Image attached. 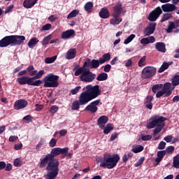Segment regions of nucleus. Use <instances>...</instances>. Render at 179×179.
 I'll use <instances>...</instances> for the list:
<instances>
[{"instance_id":"obj_1","label":"nucleus","mask_w":179,"mask_h":179,"mask_svg":"<svg viewBox=\"0 0 179 179\" xmlns=\"http://www.w3.org/2000/svg\"><path fill=\"white\" fill-rule=\"evenodd\" d=\"M52 157L48 154L41 159L40 167L41 169L46 167V170H48L45 179H55L59 172V169H58L59 167V162L53 159Z\"/></svg>"},{"instance_id":"obj_2","label":"nucleus","mask_w":179,"mask_h":179,"mask_svg":"<svg viewBox=\"0 0 179 179\" xmlns=\"http://www.w3.org/2000/svg\"><path fill=\"white\" fill-rule=\"evenodd\" d=\"M83 92L78 96V101L80 106H85L92 101L94 99L101 94V90L99 85H87L83 87Z\"/></svg>"},{"instance_id":"obj_3","label":"nucleus","mask_w":179,"mask_h":179,"mask_svg":"<svg viewBox=\"0 0 179 179\" xmlns=\"http://www.w3.org/2000/svg\"><path fill=\"white\" fill-rule=\"evenodd\" d=\"M118 162H120V155L117 154L105 153L103 157L96 159V162L100 163V167L109 169H114Z\"/></svg>"},{"instance_id":"obj_4","label":"nucleus","mask_w":179,"mask_h":179,"mask_svg":"<svg viewBox=\"0 0 179 179\" xmlns=\"http://www.w3.org/2000/svg\"><path fill=\"white\" fill-rule=\"evenodd\" d=\"M166 120L167 118L163 116L153 115L150 118L151 122L147 124V128H148V129H152L155 127H156L155 129H154L153 134L157 135V134L162 132V129L164 128L166 125L164 121H166Z\"/></svg>"},{"instance_id":"obj_5","label":"nucleus","mask_w":179,"mask_h":179,"mask_svg":"<svg viewBox=\"0 0 179 179\" xmlns=\"http://www.w3.org/2000/svg\"><path fill=\"white\" fill-rule=\"evenodd\" d=\"M45 73L44 70H40L35 76L30 78L23 76L17 79L20 85H29V86H40L43 83L41 80L34 81V79H41Z\"/></svg>"},{"instance_id":"obj_6","label":"nucleus","mask_w":179,"mask_h":179,"mask_svg":"<svg viewBox=\"0 0 179 179\" xmlns=\"http://www.w3.org/2000/svg\"><path fill=\"white\" fill-rule=\"evenodd\" d=\"M174 90V87L171 88V83H166L164 85L163 84L155 85L152 87L153 93H156V97H169L171 96Z\"/></svg>"},{"instance_id":"obj_7","label":"nucleus","mask_w":179,"mask_h":179,"mask_svg":"<svg viewBox=\"0 0 179 179\" xmlns=\"http://www.w3.org/2000/svg\"><path fill=\"white\" fill-rule=\"evenodd\" d=\"M85 66H87V62L84 63L83 67H80L76 71L75 76H79L80 75V79L82 82L90 83V82H93L94 79H96V75L92 73L90 69L85 68Z\"/></svg>"},{"instance_id":"obj_8","label":"nucleus","mask_w":179,"mask_h":179,"mask_svg":"<svg viewBox=\"0 0 179 179\" xmlns=\"http://www.w3.org/2000/svg\"><path fill=\"white\" fill-rule=\"evenodd\" d=\"M58 79L59 77L53 73H50L44 77L43 83L44 87H58Z\"/></svg>"},{"instance_id":"obj_9","label":"nucleus","mask_w":179,"mask_h":179,"mask_svg":"<svg viewBox=\"0 0 179 179\" xmlns=\"http://www.w3.org/2000/svg\"><path fill=\"white\" fill-rule=\"evenodd\" d=\"M174 149V146L170 145L167 147L165 150L158 151L157 153V158L155 159V166H158L159 163L163 160L166 155H173Z\"/></svg>"},{"instance_id":"obj_10","label":"nucleus","mask_w":179,"mask_h":179,"mask_svg":"<svg viewBox=\"0 0 179 179\" xmlns=\"http://www.w3.org/2000/svg\"><path fill=\"white\" fill-rule=\"evenodd\" d=\"M156 73V68L152 66H147L144 68L141 73V78L143 79H149L152 76H155Z\"/></svg>"},{"instance_id":"obj_11","label":"nucleus","mask_w":179,"mask_h":179,"mask_svg":"<svg viewBox=\"0 0 179 179\" xmlns=\"http://www.w3.org/2000/svg\"><path fill=\"white\" fill-rule=\"evenodd\" d=\"M68 148H55L52 149L50 154H49V156H51L52 159L55 160L54 159L57 157V156H59V155H68Z\"/></svg>"},{"instance_id":"obj_12","label":"nucleus","mask_w":179,"mask_h":179,"mask_svg":"<svg viewBox=\"0 0 179 179\" xmlns=\"http://www.w3.org/2000/svg\"><path fill=\"white\" fill-rule=\"evenodd\" d=\"M162 13H163L162 8L160 7H157L150 12L148 19L150 20V22H156Z\"/></svg>"},{"instance_id":"obj_13","label":"nucleus","mask_w":179,"mask_h":179,"mask_svg":"<svg viewBox=\"0 0 179 179\" xmlns=\"http://www.w3.org/2000/svg\"><path fill=\"white\" fill-rule=\"evenodd\" d=\"M8 45H15V39L13 38V35L7 36L0 41V47L2 48L8 47Z\"/></svg>"},{"instance_id":"obj_14","label":"nucleus","mask_w":179,"mask_h":179,"mask_svg":"<svg viewBox=\"0 0 179 179\" xmlns=\"http://www.w3.org/2000/svg\"><path fill=\"white\" fill-rule=\"evenodd\" d=\"M99 104H100V100L94 101L85 108V111H90V113L94 114V113L97 111V106H99Z\"/></svg>"},{"instance_id":"obj_15","label":"nucleus","mask_w":179,"mask_h":179,"mask_svg":"<svg viewBox=\"0 0 179 179\" xmlns=\"http://www.w3.org/2000/svg\"><path fill=\"white\" fill-rule=\"evenodd\" d=\"M156 30V22H151L148 26L144 29V36H150L155 33Z\"/></svg>"},{"instance_id":"obj_16","label":"nucleus","mask_w":179,"mask_h":179,"mask_svg":"<svg viewBox=\"0 0 179 179\" xmlns=\"http://www.w3.org/2000/svg\"><path fill=\"white\" fill-rule=\"evenodd\" d=\"M110 24L112 26H118L122 22V18L120 17V15L112 13V18L110 20Z\"/></svg>"},{"instance_id":"obj_17","label":"nucleus","mask_w":179,"mask_h":179,"mask_svg":"<svg viewBox=\"0 0 179 179\" xmlns=\"http://www.w3.org/2000/svg\"><path fill=\"white\" fill-rule=\"evenodd\" d=\"M27 101L24 99H19L15 102L14 108L15 110H22V108L27 107Z\"/></svg>"},{"instance_id":"obj_18","label":"nucleus","mask_w":179,"mask_h":179,"mask_svg":"<svg viewBox=\"0 0 179 179\" xmlns=\"http://www.w3.org/2000/svg\"><path fill=\"white\" fill-rule=\"evenodd\" d=\"M72 37H75V30L73 29H69L66 31H63L61 35V38L63 40H68L72 38Z\"/></svg>"},{"instance_id":"obj_19","label":"nucleus","mask_w":179,"mask_h":179,"mask_svg":"<svg viewBox=\"0 0 179 179\" xmlns=\"http://www.w3.org/2000/svg\"><path fill=\"white\" fill-rule=\"evenodd\" d=\"M108 122V117L106 115H102L99 117L97 120V124L101 129H103V128L106 127V124Z\"/></svg>"},{"instance_id":"obj_20","label":"nucleus","mask_w":179,"mask_h":179,"mask_svg":"<svg viewBox=\"0 0 179 179\" xmlns=\"http://www.w3.org/2000/svg\"><path fill=\"white\" fill-rule=\"evenodd\" d=\"M163 12H173L177 9V7L174 4L166 3L162 6Z\"/></svg>"},{"instance_id":"obj_21","label":"nucleus","mask_w":179,"mask_h":179,"mask_svg":"<svg viewBox=\"0 0 179 179\" xmlns=\"http://www.w3.org/2000/svg\"><path fill=\"white\" fill-rule=\"evenodd\" d=\"M38 1V0H24L22 5L25 9H31V8L37 3Z\"/></svg>"},{"instance_id":"obj_22","label":"nucleus","mask_w":179,"mask_h":179,"mask_svg":"<svg viewBox=\"0 0 179 179\" xmlns=\"http://www.w3.org/2000/svg\"><path fill=\"white\" fill-rule=\"evenodd\" d=\"M156 41V38L154 36H149L147 38H143L141 39L140 43L143 44V45H146L148 44H152Z\"/></svg>"},{"instance_id":"obj_23","label":"nucleus","mask_w":179,"mask_h":179,"mask_svg":"<svg viewBox=\"0 0 179 179\" xmlns=\"http://www.w3.org/2000/svg\"><path fill=\"white\" fill-rule=\"evenodd\" d=\"M14 38V45H20V44L23 43L26 38L24 36H13Z\"/></svg>"},{"instance_id":"obj_24","label":"nucleus","mask_w":179,"mask_h":179,"mask_svg":"<svg viewBox=\"0 0 179 179\" xmlns=\"http://www.w3.org/2000/svg\"><path fill=\"white\" fill-rule=\"evenodd\" d=\"M76 57V49H69L66 54V59H73Z\"/></svg>"},{"instance_id":"obj_25","label":"nucleus","mask_w":179,"mask_h":179,"mask_svg":"<svg viewBox=\"0 0 179 179\" xmlns=\"http://www.w3.org/2000/svg\"><path fill=\"white\" fill-rule=\"evenodd\" d=\"M177 27H179V20H177L175 22H169V25L166 29V32L171 33V31H173V29H177Z\"/></svg>"},{"instance_id":"obj_26","label":"nucleus","mask_w":179,"mask_h":179,"mask_svg":"<svg viewBox=\"0 0 179 179\" xmlns=\"http://www.w3.org/2000/svg\"><path fill=\"white\" fill-rule=\"evenodd\" d=\"M99 16L101 19H108L110 17V12L106 8H103L99 12Z\"/></svg>"},{"instance_id":"obj_27","label":"nucleus","mask_w":179,"mask_h":179,"mask_svg":"<svg viewBox=\"0 0 179 179\" xmlns=\"http://www.w3.org/2000/svg\"><path fill=\"white\" fill-rule=\"evenodd\" d=\"M153 101V96H148L145 100V107L148 108V110H152L153 108V104L152 101Z\"/></svg>"},{"instance_id":"obj_28","label":"nucleus","mask_w":179,"mask_h":179,"mask_svg":"<svg viewBox=\"0 0 179 179\" xmlns=\"http://www.w3.org/2000/svg\"><path fill=\"white\" fill-rule=\"evenodd\" d=\"M122 12V4L121 3H117L113 7V12L112 13H115V15H120Z\"/></svg>"},{"instance_id":"obj_29","label":"nucleus","mask_w":179,"mask_h":179,"mask_svg":"<svg viewBox=\"0 0 179 179\" xmlns=\"http://www.w3.org/2000/svg\"><path fill=\"white\" fill-rule=\"evenodd\" d=\"M155 48L159 52H166V45L162 42H158L155 45Z\"/></svg>"},{"instance_id":"obj_30","label":"nucleus","mask_w":179,"mask_h":179,"mask_svg":"<svg viewBox=\"0 0 179 179\" xmlns=\"http://www.w3.org/2000/svg\"><path fill=\"white\" fill-rule=\"evenodd\" d=\"M111 59V55L110 53H106L103 55L102 57L99 58V62L101 64H105L107 61H110Z\"/></svg>"},{"instance_id":"obj_31","label":"nucleus","mask_w":179,"mask_h":179,"mask_svg":"<svg viewBox=\"0 0 179 179\" xmlns=\"http://www.w3.org/2000/svg\"><path fill=\"white\" fill-rule=\"evenodd\" d=\"M38 39L37 38H32L29 40L28 43V47L29 48H34L36 45L38 43Z\"/></svg>"},{"instance_id":"obj_32","label":"nucleus","mask_w":179,"mask_h":179,"mask_svg":"<svg viewBox=\"0 0 179 179\" xmlns=\"http://www.w3.org/2000/svg\"><path fill=\"white\" fill-rule=\"evenodd\" d=\"M171 64V63L170 62H164L162 65L161 66V67L159 68V69L158 70V73H162L163 72H164V71H166V69H169V66H170V65Z\"/></svg>"},{"instance_id":"obj_33","label":"nucleus","mask_w":179,"mask_h":179,"mask_svg":"<svg viewBox=\"0 0 179 179\" xmlns=\"http://www.w3.org/2000/svg\"><path fill=\"white\" fill-rule=\"evenodd\" d=\"M142 150H143V146H142L141 145H135L132 146L131 151L134 153H139L142 152Z\"/></svg>"},{"instance_id":"obj_34","label":"nucleus","mask_w":179,"mask_h":179,"mask_svg":"<svg viewBox=\"0 0 179 179\" xmlns=\"http://www.w3.org/2000/svg\"><path fill=\"white\" fill-rule=\"evenodd\" d=\"M27 72L29 73V76H36L37 75L36 70H34V66L30 65L27 69Z\"/></svg>"},{"instance_id":"obj_35","label":"nucleus","mask_w":179,"mask_h":179,"mask_svg":"<svg viewBox=\"0 0 179 179\" xmlns=\"http://www.w3.org/2000/svg\"><path fill=\"white\" fill-rule=\"evenodd\" d=\"M90 66L92 69L99 68L100 66V59L99 60L92 59L90 64Z\"/></svg>"},{"instance_id":"obj_36","label":"nucleus","mask_w":179,"mask_h":179,"mask_svg":"<svg viewBox=\"0 0 179 179\" xmlns=\"http://www.w3.org/2000/svg\"><path fill=\"white\" fill-rule=\"evenodd\" d=\"M113 129H114L113 124L109 123L103 128V134H105V135H108V134H110Z\"/></svg>"},{"instance_id":"obj_37","label":"nucleus","mask_w":179,"mask_h":179,"mask_svg":"<svg viewBox=\"0 0 179 179\" xmlns=\"http://www.w3.org/2000/svg\"><path fill=\"white\" fill-rule=\"evenodd\" d=\"M108 78V74H107V73H101L99 75H98L96 80L101 82L103 80H107Z\"/></svg>"},{"instance_id":"obj_38","label":"nucleus","mask_w":179,"mask_h":179,"mask_svg":"<svg viewBox=\"0 0 179 179\" xmlns=\"http://www.w3.org/2000/svg\"><path fill=\"white\" fill-rule=\"evenodd\" d=\"M172 84L171 86H173L172 87H176V86H178L179 85V76L178 75H176L173 76V78H172Z\"/></svg>"},{"instance_id":"obj_39","label":"nucleus","mask_w":179,"mask_h":179,"mask_svg":"<svg viewBox=\"0 0 179 179\" xmlns=\"http://www.w3.org/2000/svg\"><path fill=\"white\" fill-rule=\"evenodd\" d=\"M79 15V10H73L67 16V19H72L76 17Z\"/></svg>"},{"instance_id":"obj_40","label":"nucleus","mask_w":179,"mask_h":179,"mask_svg":"<svg viewBox=\"0 0 179 179\" xmlns=\"http://www.w3.org/2000/svg\"><path fill=\"white\" fill-rule=\"evenodd\" d=\"M93 9V3L92 2H87L85 5V10H86V12H87L88 13H90V12H92Z\"/></svg>"},{"instance_id":"obj_41","label":"nucleus","mask_w":179,"mask_h":179,"mask_svg":"<svg viewBox=\"0 0 179 179\" xmlns=\"http://www.w3.org/2000/svg\"><path fill=\"white\" fill-rule=\"evenodd\" d=\"M13 165L15 167H20L23 165V159L22 158H17L14 160Z\"/></svg>"},{"instance_id":"obj_42","label":"nucleus","mask_w":179,"mask_h":179,"mask_svg":"<svg viewBox=\"0 0 179 179\" xmlns=\"http://www.w3.org/2000/svg\"><path fill=\"white\" fill-rule=\"evenodd\" d=\"M52 38V34H49L46 37H45L42 41V45H47L48 43L50 42V40Z\"/></svg>"},{"instance_id":"obj_43","label":"nucleus","mask_w":179,"mask_h":179,"mask_svg":"<svg viewBox=\"0 0 179 179\" xmlns=\"http://www.w3.org/2000/svg\"><path fill=\"white\" fill-rule=\"evenodd\" d=\"M173 166L175 167V169H179V157H178V155H176V157H173Z\"/></svg>"},{"instance_id":"obj_44","label":"nucleus","mask_w":179,"mask_h":179,"mask_svg":"<svg viewBox=\"0 0 179 179\" xmlns=\"http://www.w3.org/2000/svg\"><path fill=\"white\" fill-rule=\"evenodd\" d=\"M57 60V56H53L52 57H46L45 59V64H52V62H55Z\"/></svg>"},{"instance_id":"obj_45","label":"nucleus","mask_w":179,"mask_h":179,"mask_svg":"<svg viewBox=\"0 0 179 179\" xmlns=\"http://www.w3.org/2000/svg\"><path fill=\"white\" fill-rule=\"evenodd\" d=\"M135 37H136L135 34H131L124 40V44H129V43H131V41H132Z\"/></svg>"},{"instance_id":"obj_46","label":"nucleus","mask_w":179,"mask_h":179,"mask_svg":"<svg viewBox=\"0 0 179 179\" xmlns=\"http://www.w3.org/2000/svg\"><path fill=\"white\" fill-rule=\"evenodd\" d=\"M171 17L172 15L171 13L164 14L161 19V22L163 23L166 22V20H169V19H171Z\"/></svg>"},{"instance_id":"obj_47","label":"nucleus","mask_w":179,"mask_h":179,"mask_svg":"<svg viewBox=\"0 0 179 179\" xmlns=\"http://www.w3.org/2000/svg\"><path fill=\"white\" fill-rule=\"evenodd\" d=\"M80 106V102L79 101H74L72 103L71 108L72 110H79Z\"/></svg>"},{"instance_id":"obj_48","label":"nucleus","mask_w":179,"mask_h":179,"mask_svg":"<svg viewBox=\"0 0 179 179\" xmlns=\"http://www.w3.org/2000/svg\"><path fill=\"white\" fill-rule=\"evenodd\" d=\"M146 65V57L143 56L138 62V66L142 67Z\"/></svg>"},{"instance_id":"obj_49","label":"nucleus","mask_w":179,"mask_h":179,"mask_svg":"<svg viewBox=\"0 0 179 179\" xmlns=\"http://www.w3.org/2000/svg\"><path fill=\"white\" fill-rule=\"evenodd\" d=\"M51 27H52L51 24H46L43 25V27L41 29V31H48L51 29Z\"/></svg>"},{"instance_id":"obj_50","label":"nucleus","mask_w":179,"mask_h":179,"mask_svg":"<svg viewBox=\"0 0 179 179\" xmlns=\"http://www.w3.org/2000/svg\"><path fill=\"white\" fill-rule=\"evenodd\" d=\"M57 140L55 138H52L49 143V146L50 148H54L57 145Z\"/></svg>"},{"instance_id":"obj_51","label":"nucleus","mask_w":179,"mask_h":179,"mask_svg":"<svg viewBox=\"0 0 179 179\" xmlns=\"http://www.w3.org/2000/svg\"><path fill=\"white\" fill-rule=\"evenodd\" d=\"M143 162H145V157H141L138 159V161L134 164L135 167H139Z\"/></svg>"},{"instance_id":"obj_52","label":"nucleus","mask_w":179,"mask_h":179,"mask_svg":"<svg viewBox=\"0 0 179 179\" xmlns=\"http://www.w3.org/2000/svg\"><path fill=\"white\" fill-rule=\"evenodd\" d=\"M57 111H58V106H52L50 107V113H51V114H55V113H57Z\"/></svg>"},{"instance_id":"obj_53","label":"nucleus","mask_w":179,"mask_h":179,"mask_svg":"<svg viewBox=\"0 0 179 179\" xmlns=\"http://www.w3.org/2000/svg\"><path fill=\"white\" fill-rule=\"evenodd\" d=\"M81 89H82V87L78 86L76 88L71 90V94H77Z\"/></svg>"},{"instance_id":"obj_54","label":"nucleus","mask_w":179,"mask_h":179,"mask_svg":"<svg viewBox=\"0 0 179 179\" xmlns=\"http://www.w3.org/2000/svg\"><path fill=\"white\" fill-rule=\"evenodd\" d=\"M164 148H166V142L164 141H161L158 145V149L159 150H163V149H164Z\"/></svg>"},{"instance_id":"obj_55","label":"nucleus","mask_w":179,"mask_h":179,"mask_svg":"<svg viewBox=\"0 0 179 179\" xmlns=\"http://www.w3.org/2000/svg\"><path fill=\"white\" fill-rule=\"evenodd\" d=\"M164 141H166L167 143H170L173 141V136L171 135L164 137Z\"/></svg>"},{"instance_id":"obj_56","label":"nucleus","mask_w":179,"mask_h":179,"mask_svg":"<svg viewBox=\"0 0 179 179\" xmlns=\"http://www.w3.org/2000/svg\"><path fill=\"white\" fill-rule=\"evenodd\" d=\"M44 143H45L44 139H41V140L38 142V143L37 144L36 149L37 150H38V149L41 148V146H43V145H44Z\"/></svg>"},{"instance_id":"obj_57","label":"nucleus","mask_w":179,"mask_h":179,"mask_svg":"<svg viewBox=\"0 0 179 179\" xmlns=\"http://www.w3.org/2000/svg\"><path fill=\"white\" fill-rule=\"evenodd\" d=\"M23 148V144L17 143L14 145L15 150H20Z\"/></svg>"},{"instance_id":"obj_58","label":"nucleus","mask_w":179,"mask_h":179,"mask_svg":"<svg viewBox=\"0 0 179 179\" xmlns=\"http://www.w3.org/2000/svg\"><path fill=\"white\" fill-rule=\"evenodd\" d=\"M19 139V137L17 136H11L9 137V142H15V141H17Z\"/></svg>"},{"instance_id":"obj_59","label":"nucleus","mask_w":179,"mask_h":179,"mask_svg":"<svg viewBox=\"0 0 179 179\" xmlns=\"http://www.w3.org/2000/svg\"><path fill=\"white\" fill-rule=\"evenodd\" d=\"M152 138L150 135H141V139L142 141H150V139Z\"/></svg>"},{"instance_id":"obj_60","label":"nucleus","mask_w":179,"mask_h":179,"mask_svg":"<svg viewBox=\"0 0 179 179\" xmlns=\"http://www.w3.org/2000/svg\"><path fill=\"white\" fill-rule=\"evenodd\" d=\"M68 134V131L66 129H62L59 131V134L60 136H65Z\"/></svg>"},{"instance_id":"obj_61","label":"nucleus","mask_w":179,"mask_h":179,"mask_svg":"<svg viewBox=\"0 0 179 179\" xmlns=\"http://www.w3.org/2000/svg\"><path fill=\"white\" fill-rule=\"evenodd\" d=\"M132 66V60L131 59H128L125 63L126 68H130Z\"/></svg>"},{"instance_id":"obj_62","label":"nucleus","mask_w":179,"mask_h":179,"mask_svg":"<svg viewBox=\"0 0 179 179\" xmlns=\"http://www.w3.org/2000/svg\"><path fill=\"white\" fill-rule=\"evenodd\" d=\"M36 106V108H35V110L36 111H41V110H43V105H39V104H36L35 105Z\"/></svg>"},{"instance_id":"obj_63","label":"nucleus","mask_w":179,"mask_h":179,"mask_svg":"<svg viewBox=\"0 0 179 179\" xmlns=\"http://www.w3.org/2000/svg\"><path fill=\"white\" fill-rule=\"evenodd\" d=\"M111 71V65L106 64L104 67V72H110Z\"/></svg>"},{"instance_id":"obj_64","label":"nucleus","mask_w":179,"mask_h":179,"mask_svg":"<svg viewBox=\"0 0 179 179\" xmlns=\"http://www.w3.org/2000/svg\"><path fill=\"white\" fill-rule=\"evenodd\" d=\"M6 171H10L12 170V165L10 164H7L5 166Z\"/></svg>"}]
</instances>
